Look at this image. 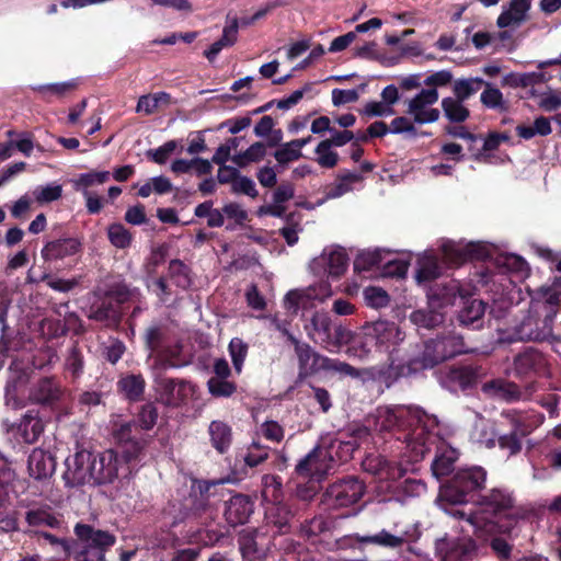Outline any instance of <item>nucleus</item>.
Wrapping results in <instances>:
<instances>
[{"label": "nucleus", "mask_w": 561, "mask_h": 561, "mask_svg": "<svg viewBox=\"0 0 561 561\" xmlns=\"http://www.w3.org/2000/svg\"><path fill=\"white\" fill-rule=\"evenodd\" d=\"M377 433L408 432L403 438L411 461L421 460L428 453L431 430L438 426L436 416L409 405L378 407L371 414Z\"/></svg>", "instance_id": "f257e3e1"}, {"label": "nucleus", "mask_w": 561, "mask_h": 561, "mask_svg": "<svg viewBox=\"0 0 561 561\" xmlns=\"http://www.w3.org/2000/svg\"><path fill=\"white\" fill-rule=\"evenodd\" d=\"M515 500L505 489H492L479 502L474 513L453 510L450 515L465 520L478 534H492L495 530L508 533L516 523Z\"/></svg>", "instance_id": "f03ea898"}, {"label": "nucleus", "mask_w": 561, "mask_h": 561, "mask_svg": "<svg viewBox=\"0 0 561 561\" xmlns=\"http://www.w3.org/2000/svg\"><path fill=\"white\" fill-rule=\"evenodd\" d=\"M560 302L561 289L557 285L540 288L531 298L528 314L515 327L512 340H548Z\"/></svg>", "instance_id": "7ed1b4c3"}, {"label": "nucleus", "mask_w": 561, "mask_h": 561, "mask_svg": "<svg viewBox=\"0 0 561 561\" xmlns=\"http://www.w3.org/2000/svg\"><path fill=\"white\" fill-rule=\"evenodd\" d=\"M404 337V332L394 322L376 321L364 327L363 337L347 348V354L366 359L375 347L377 352L392 356Z\"/></svg>", "instance_id": "20e7f679"}, {"label": "nucleus", "mask_w": 561, "mask_h": 561, "mask_svg": "<svg viewBox=\"0 0 561 561\" xmlns=\"http://www.w3.org/2000/svg\"><path fill=\"white\" fill-rule=\"evenodd\" d=\"M486 472L481 467L465 468L458 470L451 480L443 485L439 491V505L450 515V511L458 510L454 505L468 502V496L484 486Z\"/></svg>", "instance_id": "39448f33"}, {"label": "nucleus", "mask_w": 561, "mask_h": 561, "mask_svg": "<svg viewBox=\"0 0 561 561\" xmlns=\"http://www.w3.org/2000/svg\"><path fill=\"white\" fill-rule=\"evenodd\" d=\"M310 340L331 353H337L342 346L353 341V332L341 323L331 320L327 312L317 311L305 324Z\"/></svg>", "instance_id": "423d86ee"}, {"label": "nucleus", "mask_w": 561, "mask_h": 561, "mask_svg": "<svg viewBox=\"0 0 561 561\" xmlns=\"http://www.w3.org/2000/svg\"><path fill=\"white\" fill-rule=\"evenodd\" d=\"M75 535L77 536V543L80 545L79 550L82 552V558L88 561H101L107 549L116 542V537L101 529L78 523L75 526Z\"/></svg>", "instance_id": "0eeeda50"}, {"label": "nucleus", "mask_w": 561, "mask_h": 561, "mask_svg": "<svg viewBox=\"0 0 561 561\" xmlns=\"http://www.w3.org/2000/svg\"><path fill=\"white\" fill-rule=\"evenodd\" d=\"M134 451L126 455L119 456L117 451L113 449L104 450L99 455H93V474L94 484L112 483L125 469L126 463L137 457L141 447L137 443L133 444Z\"/></svg>", "instance_id": "6e6552de"}, {"label": "nucleus", "mask_w": 561, "mask_h": 561, "mask_svg": "<svg viewBox=\"0 0 561 561\" xmlns=\"http://www.w3.org/2000/svg\"><path fill=\"white\" fill-rule=\"evenodd\" d=\"M331 296V285L322 280L319 284L306 288L289 290L284 297L283 305L287 311L297 313L299 309H311L317 304L323 302Z\"/></svg>", "instance_id": "1a4fd4ad"}, {"label": "nucleus", "mask_w": 561, "mask_h": 561, "mask_svg": "<svg viewBox=\"0 0 561 561\" xmlns=\"http://www.w3.org/2000/svg\"><path fill=\"white\" fill-rule=\"evenodd\" d=\"M463 352L462 339L456 334H448L426 342L419 362L422 368H432L440 362Z\"/></svg>", "instance_id": "9d476101"}, {"label": "nucleus", "mask_w": 561, "mask_h": 561, "mask_svg": "<svg viewBox=\"0 0 561 561\" xmlns=\"http://www.w3.org/2000/svg\"><path fill=\"white\" fill-rule=\"evenodd\" d=\"M158 400L165 405L179 407L195 394V386L182 379H172L154 373Z\"/></svg>", "instance_id": "9b49d317"}, {"label": "nucleus", "mask_w": 561, "mask_h": 561, "mask_svg": "<svg viewBox=\"0 0 561 561\" xmlns=\"http://www.w3.org/2000/svg\"><path fill=\"white\" fill-rule=\"evenodd\" d=\"M66 470L62 478L67 485L79 486L94 484L93 454L88 450H78L65 461Z\"/></svg>", "instance_id": "f8f14e48"}, {"label": "nucleus", "mask_w": 561, "mask_h": 561, "mask_svg": "<svg viewBox=\"0 0 561 561\" xmlns=\"http://www.w3.org/2000/svg\"><path fill=\"white\" fill-rule=\"evenodd\" d=\"M492 247L483 242L445 241L442 244L444 259L450 266L460 265L467 260H485L491 257Z\"/></svg>", "instance_id": "ddd939ff"}, {"label": "nucleus", "mask_w": 561, "mask_h": 561, "mask_svg": "<svg viewBox=\"0 0 561 561\" xmlns=\"http://www.w3.org/2000/svg\"><path fill=\"white\" fill-rule=\"evenodd\" d=\"M311 272L319 277L330 276L337 278L345 273L348 266V257L344 249L331 247L310 262Z\"/></svg>", "instance_id": "4468645a"}, {"label": "nucleus", "mask_w": 561, "mask_h": 561, "mask_svg": "<svg viewBox=\"0 0 561 561\" xmlns=\"http://www.w3.org/2000/svg\"><path fill=\"white\" fill-rule=\"evenodd\" d=\"M438 101L436 89H423L409 101L408 114L417 124L434 123L439 118V111L433 105Z\"/></svg>", "instance_id": "2eb2a0df"}, {"label": "nucleus", "mask_w": 561, "mask_h": 561, "mask_svg": "<svg viewBox=\"0 0 561 561\" xmlns=\"http://www.w3.org/2000/svg\"><path fill=\"white\" fill-rule=\"evenodd\" d=\"M334 466L332 454L318 446L309 453L296 467L298 474L320 481Z\"/></svg>", "instance_id": "dca6fc26"}, {"label": "nucleus", "mask_w": 561, "mask_h": 561, "mask_svg": "<svg viewBox=\"0 0 561 561\" xmlns=\"http://www.w3.org/2000/svg\"><path fill=\"white\" fill-rule=\"evenodd\" d=\"M364 490L363 482L356 478H348L332 484L328 489V502L334 507H347L360 500Z\"/></svg>", "instance_id": "f3484780"}, {"label": "nucleus", "mask_w": 561, "mask_h": 561, "mask_svg": "<svg viewBox=\"0 0 561 561\" xmlns=\"http://www.w3.org/2000/svg\"><path fill=\"white\" fill-rule=\"evenodd\" d=\"M514 369L518 376L542 377L550 375L546 356L534 348H528L515 357Z\"/></svg>", "instance_id": "a211bd4d"}, {"label": "nucleus", "mask_w": 561, "mask_h": 561, "mask_svg": "<svg viewBox=\"0 0 561 561\" xmlns=\"http://www.w3.org/2000/svg\"><path fill=\"white\" fill-rule=\"evenodd\" d=\"M435 428L436 427H433L431 430L433 437L428 443V448L431 445L437 443L436 455L432 462V471L436 478H442L453 471L454 465L458 459V451L444 440L438 439L437 434L433 432Z\"/></svg>", "instance_id": "6ab92c4d"}, {"label": "nucleus", "mask_w": 561, "mask_h": 561, "mask_svg": "<svg viewBox=\"0 0 561 561\" xmlns=\"http://www.w3.org/2000/svg\"><path fill=\"white\" fill-rule=\"evenodd\" d=\"M365 471L376 476L380 482H394L402 478L405 470L396 463L389 462L380 455H370L363 461Z\"/></svg>", "instance_id": "aec40b11"}, {"label": "nucleus", "mask_w": 561, "mask_h": 561, "mask_svg": "<svg viewBox=\"0 0 561 561\" xmlns=\"http://www.w3.org/2000/svg\"><path fill=\"white\" fill-rule=\"evenodd\" d=\"M56 469L54 456L42 449L35 448L28 456L27 470L35 480H45L50 478Z\"/></svg>", "instance_id": "412c9836"}, {"label": "nucleus", "mask_w": 561, "mask_h": 561, "mask_svg": "<svg viewBox=\"0 0 561 561\" xmlns=\"http://www.w3.org/2000/svg\"><path fill=\"white\" fill-rule=\"evenodd\" d=\"M82 243L77 238H65L47 242L42 249L45 261H57L72 256L81 251Z\"/></svg>", "instance_id": "4be33fe9"}, {"label": "nucleus", "mask_w": 561, "mask_h": 561, "mask_svg": "<svg viewBox=\"0 0 561 561\" xmlns=\"http://www.w3.org/2000/svg\"><path fill=\"white\" fill-rule=\"evenodd\" d=\"M458 297L463 298L458 282L450 280L446 285H435L427 293L428 307L440 309L454 305Z\"/></svg>", "instance_id": "5701e85b"}, {"label": "nucleus", "mask_w": 561, "mask_h": 561, "mask_svg": "<svg viewBox=\"0 0 561 561\" xmlns=\"http://www.w3.org/2000/svg\"><path fill=\"white\" fill-rule=\"evenodd\" d=\"M253 512V503L242 494L233 495L226 505V520L232 525H242L248 522Z\"/></svg>", "instance_id": "b1692460"}, {"label": "nucleus", "mask_w": 561, "mask_h": 561, "mask_svg": "<svg viewBox=\"0 0 561 561\" xmlns=\"http://www.w3.org/2000/svg\"><path fill=\"white\" fill-rule=\"evenodd\" d=\"M239 20L236 16L227 15L226 25L222 30L221 37L213 43L208 49L204 51V56L213 61L218 54L226 47L233 46L238 41Z\"/></svg>", "instance_id": "393cba45"}, {"label": "nucleus", "mask_w": 561, "mask_h": 561, "mask_svg": "<svg viewBox=\"0 0 561 561\" xmlns=\"http://www.w3.org/2000/svg\"><path fill=\"white\" fill-rule=\"evenodd\" d=\"M531 0H511L508 7L497 18L500 27H518L527 19Z\"/></svg>", "instance_id": "a878e982"}, {"label": "nucleus", "mask_w": 561, "mask_h": 561, "mask_svg": "<svg viewBox=\"0 0 561 561\" xmlns=\"http://www.w3.org/2000/svg\"><path fill=\"white\" fill-rule=\"evenodd\" d=\"M500 285L502 286V293L499 294L497 297L493 299V308L491 312L495 317H501L502 314L499 311L507 308L514 304H518L522 300V289L517 287L514 282L503 274H499Z\"/></svg>", "instance_id": "bb28decb"}, {"label": "nucleus", "mask_w": 561, "mask_h": 561, "mask_svg": "<svg viewBox=\"0 0 561 561\" xmlns=\"http://www.w3.org/2000/svg\"><path fill=\"white\" fill-rule=\"evenodd\" d=\"M504 414L505 416L511 419L513 427H515L516 432L519 433L520 436H526L530 434L534 430L539 427L545 421V415L542 413L535 411H507Z\"/></svg>", "instance_id": "cd10ccee"}, {"label": "nucleus", "mask_w": 561, "mask_h": 561, "mask_svg": "<svg viewBox=\"0 0 561 561\" xmlns=\"http://www.w3.org/2000/svg\"><path fill=\"white\" fill-rule=\"evenodd\" d=\"M470 439L481 447H494L496 442V432L493 423L477 414L470 432Z\"/></svg>", "instance_id": "c85d7f7f"}, {"label": "nucleus", "mask_w": 561, "mask_h": 561, "mask_svg": "<svg viewBox=\"0 0 561 561\" xmlns=\"http://www.w3.org/2000/svg\"><path fill=\"white\" fill-rule=\"evenodd\" d=\"M364 178L356 172H342L335 182L328 188L327 198H339L346 193L363 186Z\"/></svg>", "instance_id": "c756f323"}, {"label": "nucleus", "mask_w": 561, "mask_h": 561, "mask_svg": "<svg viewBox=\"0 0 561 561\" xmlns=\"http://www.w3.org/2000/svg\"><path fill=\"white\" fill-rule=\"evenodd\" d=\"M482 390L485 394L504 401H514L520 396V390L515 383L503 379L483 383Z\"/></svg>", "instance_id": "7c9ffc66"}, {"label": "nucleus", "mask_w": 561, "mask_h": 561, "mask_svg": "<svg viewBox=\"0 0 561 561\" xmlns=\"http://www.w3.org/2000/svg\"><path fill=\"white\" fill-rule=\"evenodd\" d=\"M44 425L42 420L38 416V413L35 411H27L23 417L21 419L18 433L23 439V442L27 444L34 443L43 433Z\"/></svg>", "instance_id": "2f4dec72"}, {"label": "nucleus", "mask_w": 561, "mask_h": 561, "mask_svg": "<svg viewBox=\"0 0 561 561\" xmlns=\"http://www.w3.org/2000/svg\"><path fill=\"white\" fill-rule=\"evenodd\" d=\"M439 274L440 267L437 263V257L431 251H426L419 256L415 274V278L419 284L433 280L437 278Z\"/></svg>", "instance_id": "473e14b6"}, {"label": "nucleus", "mask_w": 561, "mask_h": 561, "mask_svg": "<svg viewBox=\"0 0 561 561\" xmlns=\"http://www.w3.org/2000/svg\"><path fill=\"white\" fill-rule=\"evenodd\" d=\"M357 448L356 439H348L343 432H340L335 438H333L327 449L328 453L332 454V458L335 461H347L352 458L353 453Z\"/></svg>", "instance_id": "72a5a7b5"}, {"label": "nucleus", "mask_w": 561, "mask_h": 561, "mask_svg": "<svg viewBox=\"0 0 561 561\" xmlns=\"http://www.w3.org/2000/svg\"><path fill=\"white\" fill-rule=\"evenodd\" d=\"M61 389L53 379H42L33 388L31 399L38 403H51L60 399Z\"/></svg>", "instance_id": "f704fd0d"}, {"label": "nucleus", "mask_w": 561, "mask_h": 561, "mask_svg": "<svg viewBox=\"0 0 561 561\" xmlns=\"http://www.w3.org/2000/svg\"><path fill=\"white\" fill-rule=\"evenodd\" d=\"M391 253L385 249H374L360 252L355 262L354 267L357 271H369L374 267H383L387 256Z\"/></svg>", "instance_id": "c9c22d12"}, {"label": "nucleus", "mask_w": 561, "mask_h": 561, "mask_svg": "<svg viewBox=\"0 0 561 561\" xmlns=\"http://www.w3.org/2000/svg\"><path fill=\"white\" fill-rule=\"evenodd\" d=\"M208 433L211 445L219 453H225L231 444V428L221 421H213L209 424Z\"/></svg>", "instance_id": "e433bc0d"}, {"label": "nucleus", "mask_w": 561, "mask_h": 561, "mask_svg": "<svg viewBox=\"0 0 561 561\" xmlns=\"http://www.w3.org/2000/svg\"><path fill=\"white\" fill-rule=\"evenodd\" d=\"M111 173L108 171H91L81 173L71 180L72 186L76 191L82 194L91 193L90 187L94 185L104 184L110 180Z\"/></svg>", "instance_id": "4c0bfd02"}, {"label": "nucleus", "mask_w": 561, "mask_h": 561, "mask_svg": "<svg viewBox=\"0 0 561 561\" xmlns=\"http://www.w3.org/2000/svg\"><path fill=\"white\" fill-rule=\"evenodd\" d=\"M463 102L465 101L453 96H447L442 100L444 115L449 122L463 123L468 119L470 112Z\"/></svg>", "instance_id": "58836bf2"}, {"label": "nucleus", "mask_w": 561, "mask_h": 561, "mask_svg": "<svg viewBox=\"0 0 561 561\" xmlns=\"http://www.w3.org/2000/svg\"><path fill=\"white\" fill-rule=\"evenodd\" d=\"M485 312V305L480 299L468 298L459 312V321L463 325H473L479 322Z\"/></svg>", "instance_id": "ea45409f"}, {"label": "nucleus", "mask_w": 561, "mask_h": 561, "mask_svg": "<svg viewBox=\"0 0 561 561\" xmlns=\"http://www.w3.org/2000/svg\"><path fill=\"white\" fill-rule=\"evenodd\" d=\"M483 85L484 90L480 95L481 103L486 108L494 110L500 113L506 112L508 105L501 90L492 85L490 82L484 81Z\"/></svg>", "instance_id": "a19ab883"}, {"label": "nucleus", "mask_w": 561, "mask_h": 561, "mask_svg": "<svg viewBox=\"0 0 561 561\" xmlns=\"http://www.w3.org/2000/svg\"><path fill=\"white\" fill-rule=\"evenodd\" d=\"M170 103L171 96L165 92L145 94L138 99L136 112L145 115H150L154 113L159 106L169 105Z\"/></svg>", "instance_id": "79ce46f5"}, {"label": "nucleus", "mask_w": 561, "mask_h": 561, "mask_svg": "<svg viewBox=\"0 0 561 561\" xmlns=\"http://www.w3.org/2000/svg\"><path fill=\"white\" fill-rule=\"evenodd\" d=\"M484 80L481 78H467V79H458L454 82L453 92L454 98L466 101L471 95L476 94L481 87L483 85Z\"/></svg>", "instance_id": "37998d69"}, {"label": "nucleus", "mask_w": 561, "mask_h": 561, "mask_svg": "<svg viewBox=\"0 0 561 561\" xmlns=\"http://www.w3.org/2000/svg\"><path fill=\"white\" fill-rule=\"evenodd\" d=\"M547 80L543 72H512L505 76L504 82L513 88H527Z\"/></svg>", "instance_id": "c03bdc74"}, {"label": "nucleus", "mask_w": 561, "mask_h": 561, "mask_svg": "<svg viewBox=\"0 0 561 561\" xmlns=\"http://www.w3.org/2000/svg\"><path fill=\"white\" fill-rule=\"evenodd\" d=\"M415 310L410 314V320L417 328H434L443 321V314L436 308Z\"/></svg>", "instance_id": "a18cd8bd"}, {"label": "nucleus", "mask_w": 561, "mask_h": 561, "mask_svg": "<svg viewBox=\"0 0 561 561\" xmlns=\"http://www.w3.org/2000/svg\"><path fill=\"white\" fill-rule=\"evenodd\" d=\"M77 82L75 80L59 82V83H50V84H41L34 88L42 98L46 101H51V98H61L68 92L76 89Z\"/></svg>", "instance_id": "49530a36"}, {"label": "nucleus", "mask_w": 561, "mask_h": 561, "mask_svg": "<svg viewBox=\"0 0 561 561\" xmlns=\"http://www.w3.org/2000/svg\"><path fill=\"white\" fill-rule=\"evenodd\" d=\"M476 549V545L471 539H461L453 542L448 550L443 554V561H462L471 554Z\"/></svg>", "instance_id": "de8ad7c7"}, {"label": "nucleus", "mask_w": 561, "mask_h": 561, "mask_svg": "<svg viewBox=\"0 0 561 561\" xmlns=\"http://www.w3.org/2000/svg\"><path fill=\"white\" fill-rule=\"evenodd\" d=\"M265 515L267 523L273 524L278 533L286 531L289 522V512L284 505H280L279 502L271 504L266 508Z\"/></svg>", "instance_id": "09e8293b"}, {"label": "nucleus", "mask_w": 561, "mask_h": 561, "mask_svg": "<svg viewBox=\"0 0 561 561\" xmlns=\"http://www.w3.org/2000/svg\"><path fill=\"white\" fill-rule=\"evenodd\" d=\"M396 482H391L385 489L390 492L400 491L404 496L409 497L420 496L426 492V485L421 480L405 479L399 484Z\"/></svg>", "instance_id": "8fccbe9b"}, {"label": "nucleus", "mask_w": 561, "mask_h": 561, "mask_svg": "<svg viewBox=\"0 0 561 561\" xmlns=\"http://www.w3.org/2000/svg\"><path fill=\"white\" fill-rule=\"evenodd\" d=\"M332 142L322 140L314 150L317 156L316 161L318 164L325 169L334 168L339 162V154L332 149Z\"/></svg>", "instance_id": "3c124183"}, {"label": "nucleus", "mask_w": 561, "mask_h": 561, "mask_svg": "<svg viewBox=\"0 0 561 561\" xmlns=\"http://www.w3.org/2000/svg\"><path fill=\"white\" fill-rule=\"evenodd\" d=\"M293 343L296 345V353L301 366H309L310 369L321 368L322 358H327L325 356L316 353L308 344H299L297 340Z\"/></svg>", "instance_id": "603ef678"}, {"label": "nucleus", "mask_w": 561, "mask_h": 561, "mask_svg": "<svg viewBox=\"0 0 561 561\" xmlns=\"http://www.w3.org/2000/svg\"><path fill=\"white\" fill-rule=\"evenodd\" d=\"M358 542L362 543H373L382 547L396 548L403 543V538L399 536H394L387 530H381L380 533L373 536H356Z\"/></svg>", "instance_id": "864d4df0"}, {"label": "nucleus", "mask_w": 561, "mask_h": 561, "mask_svg": "<svg viewBox=\"0 0 561 561\" xmlns=\"http://www.w3.org/2000/svg\"><path fill=\"white\" fill-rule=\"evenodd\" d=\"M119 389L131 400L138 399L145 389V380L141 375H129L118 381Z\"/></svg>", "instance_id": "5fc2aeb1"}, {"label": "nucleus", "mask_w": 561, "mask_h": 561, "mask_svg": "<svg viewBox=\"0 0 561 561\" xmlns=\"http://www.w3.org/2000/svg\"><path fill=\"white\" fill-rule=\"evenodd\" d=\"M262 497L270 504L278 503L282 494L280 480L272 474H266L262 479Z\"/></svg>", "instance_id": "6e6d98bb"}, {"label": "nucleus", "mask_w": 561, "mask_h": 561, "mask_svg": "<svg viewBox=\"0 0 561 561\" xmlns=\"http://www.w3.org/2000/svg\"><path fill=\"white\" fill-rule=\"evenodd\" d=\"M265 152L264 144L254 142L245 151L232 156L231 160L238 167H244L251 162L260 161L265 156Z\"/></svg>", "instance_id": "4d7b16f0"}, {"label": "nucleus", "mask_w": 561, "mask_h": 561, "mask_svg": "<svg viewBox=\"0 0 561 561\" xmlns=\"http://www.w3.org/2000/svg\"><path fill=\"white\" fill-rule=\"evenodd\" d=\"M26 520L30 526H47L57 528L60 520L46 510H32L26 513Z\"/></svg>", "instance_id": "13d9d810"}, {"label": "nucleus", "mask_w": 561, "mask_h": 561, "mask_svg": "<svg viewBox=\"0 0 561 561\" xmlns=\"http://www.w3.org/2000/svg\"><path fill=\"white\" fill-rule=\"evenodd\" d=\"M496 264L500 268L506 272H514L520 276H525L528 273L527 263L519 256L513 254L500 255L496 259Z\"/></svg>", "instance_id": "bf43d9fd"}, {"label": "nucleus", "mask_w": 561, "mask_h": 561, "mask_svg": "<svg viewBox=\"0 0 561 561\" xmlns=\"http://www.w3.org/2000/svg\"><path fill=\"white\" fill-rule=\"evenodd\" d=\"M62 186L57 183H49L34 188L33 196L41 204L51 203L61 197Z\"/></svg>", "instance_id": "052dcab7"}, {"label": "nucleus", "mask_w": 561, "mask_h": 561, "mask_svg": "<svg viewBox=\"0 0 561 561\" xmlns=\"http://www.w3.org/2000/svg\"><path fill=\"white\" fill-rule=\"evenodd\" d=\"M180 149L182 151V146L178 140H169L164 142L162 146L151 149L147 151V156L158 164H164L170 156Z\"/></svg>", "instance_id": "680f3d73"}, {"label": "nucleus", "mask_w": 561, "mask_h": 561, "mask_svg": "<svg viewBox=\"0 0 561 561\" xmlns=\"http://www.w3.org/2000/svg\"><path fill=\"white\" fill-rule=\"evenodd\" d=\"M229 354L234 370L240 374L248 354V345L241 339L234 337L229 343Z\"/></svg>", "instance_id": "e2e57ef3"}, {"label": "nucleus", "mask_w": 561, "mask_h": 561, "mask_svg": "<svg viewBox=\"0 0 561 561\" xmlns=\"http://www.w3.org/2000/svg\"><path fill=\"white\" fill-rule=\"evenodd\" d=\"M107 236L111 243L118 249H125L130 245L131 234L121 224L111 225L107 229Z\"/></svg>", "instance_id": "0e129e2a"}, {"label": "nucleus", "mask_w": 561, "mask_h": 561, "mask_svg": "<svg viewBox=\"0 0 561 561\" xmlns=\"http://www.w3.org/2000/svg\"><path fill=\"white\" fill-rule=\"evenodd\" d=\"M364 298L367 306L376 309L386 307L389 304L387 291L380 287H367L364 290Z\"/></svg>", "instance_id": "69168bd1"}, {"label": "nucleus", "mask_w": 561, "mask_h": 561, "mask_svg": "<svg viewBox=\"0 0 561 561\" xmlns=\"http://www.w3.org/2000/svg\"><path fill=\"white\" fill-rule=\"evenodd\" d=\"M295 142L288 141L282 145L274 153L276 161L280 164H286L288 162L298 160L301 157V152L299 149L294 146Z\"/></svg>", "instance_id": "338daca9"}, {"label": "nucleus", "mask_w": 561, "mask_h": 561, "mask_svg": "<svg viewBox=\"0 0 561 561\" xmlns=\"http://www.w3.org/2000/svg\"><path fill=\"white\" fill-rule=\"evenodd\" d=\"M447 378L460 388H467L473 380V371L468 367H454L449 369Z\"/></svg>", "instance_id": "774afa93"}]
</instances>
